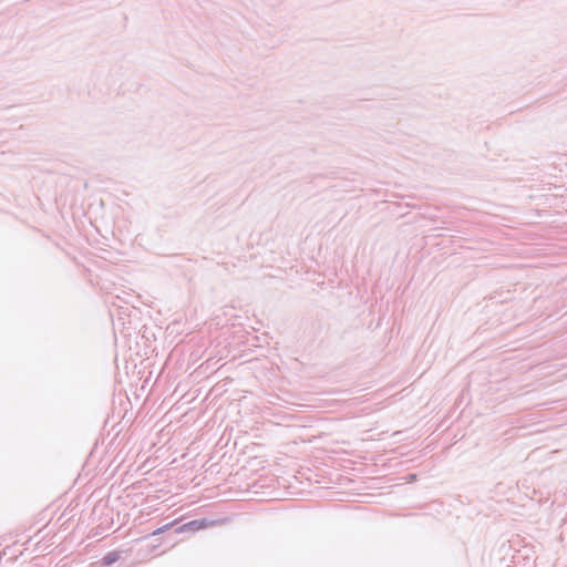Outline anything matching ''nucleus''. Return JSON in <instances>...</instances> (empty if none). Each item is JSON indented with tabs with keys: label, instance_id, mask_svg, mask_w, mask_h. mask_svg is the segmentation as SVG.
I'll return each mask as SVG.
<instances>
[{
	"label": "nucleus",
	"instance_id": "obj_1",
	"mask_svg": "<svg viewBox=\"0 0 567 567\" xmlns=\"http://www.w3.org/2000/svg\"><path fill=\"white\" fill-rule=\"evenodd\" d=\"M209 525H210V523L207 522L206 519L192 520V522L181 526L177 529V533H184V532H187V530L195 532V530H199V529L206 528Z\"/></svg>",
	"mask_w": 567,
	"mask_h": 567
},
{
	"label": "nucleus",
	"instance_id": "obj_2",
	"mask_svg": "<svg viewBox=\"0 0 567 567\" xmlns=\"http://www.w3.org/2000/svg\"><path fill=\"white\" fill-rule=\"evenodd\" d=\"M120 558V554L117 551H111L106 554L103 558L104 565H112L117 561Z\"/></svg>",
	"mask_w": 567,
	"mask_h": 567
},
{
	"label": "nucleus",
	"instance_id": "obj_3",
	"mask_svg": "<svg viewBox=\"0 0 567 567\" xmlns=\"http://www.w3.org/2000/svg\"><path fill=\"white\" fill-rule=\"evenodd\" d=\"M174 523H169L161 528H157L156 530L153 532V535H158L161 533H164L165 530H167L171 526H173Z\"/></svg>",
	"mask_w": 567,
	"mask_h": 567
}]
</instances>
